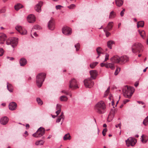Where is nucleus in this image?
I'll list each match as a JSON object with an SVG mask.
<instances>
[{"mask_svg":"<svg viewBox=\"0 0 148 148\" xmlns=\"http://www.w3.org/2000/svg\"><path fill=\"white\" fill-rule=\"evenodd\" d=\"M134 91V87L125 86L123 90V95L126 98H130Z\"/></svg>","mask_w":148,"mask_h":148,"instance_id":"obj_1","label":"nucleus"},{"mask_svg":"<svg viewBox=\"0 0 148 148\" xmlns=\"http://www.w3.org/2000/svg\"><path fill=\"white\" fill-rule=\"evenodd\" d=\"M106 107L104 102L101 101L98 102L95 106L96 112L99 114H102L105 112Z\"/></svg>","mask_w":148,"mask_h":148,"instance_id":"obj_2","label":"nucleus"},{"mask_svg":"<svg viewBox=\"0 0 148 148\" xmlns=\"http://www.w3.org/2000/svg\"><path fill=\"white\" fill-rule=\"evenodd\" d=\"M46 77V74L44 73H39L36 76V84L38 87H40L42 85Z\"/></svg>","mask_w":148,"mask_h":148,"instance_id":"obj_3","label":"nucleus"},{"mask_svg":"<svg viewBox=\"0 0 148 148\" xmlns=\"http://www.w3.org/2000/svg\"><path fill=\"white\" fill-rule=\"evenodd\" d=\"M142 45L140 43L136 42L133 45L132 47V52L134 53H140L143 50Z\"/></svg>","mask_w":148,"mask_h":148,"instance_id":"obj_4","label":"nucleus"},{"mask_svg":"<svg viewBox=\"0 0 148 148\" xmlns=\"http://www.w3.org/2000/svg\"><path fill=\"white\" fill-rule=\"evenodd\" d=\"M45 130L42 127H40L35 133L32 135L35 137H40L43 136L45 133Z\"/></svg>","mask_w":148,"mask_h":148,"instance_id":"obj_5","label":"nucleus"},{"mask_svg":"<svg viewBox=\"0 0 148 148\" xmlns=\"http://www.w3.org/2000/svg\"><path fill=\"white\" fill-rule=\"evenodd\" d=\"M17 43L16 39L14 38H10L6 41L7 45H11L13 48L16 46Z\"/></svg>","mask_w":148,"mask_h":148,"instance_id":"obj_6","label":"nucleus"},{"mask_svg":"<svg viewBox=\"0 0 148 148\" xmlns=\"http://www.w3.org/2000/svg\"><path fill=\"white\" fill-rule=\"evenodd\" d=\"M84 84L86 88H90L94 85V82L92 81L90 78H88L84 81Z\"/></svg>","mask_w":148,"mask_h":148,"instance_id":"obj_7","label":"nucleus"},{"mask_svg":"<svg viewBox=\"0 0 148 148\" xmlns=\"http://www.w3.org/2000/svg\"><path fill=\"white\" fill-rule=\"evenodd\" d=\"M69 88L73 89H76L78 88V83L76 80L72 78L69 82Z\"/></svg>","mask_w":148,"mask_h":148,"instance_id":"obj_8","label":"nucleus"},{"mask_svg":"<svg viewBox=\"0 0 148 148\" xmlns=\"http://www.w3.org/2000/svg\"><path fill=\"white\" fill-rule=\"evenodd\" d=\"M125 142L127 146L129 147L130 145L132 146H134L136 144V141L134 138L130 137L126 140Z\"/></svg>","mask_w":148,"mask_h":148,"instance_id":"obj_9","label":"nucleus"},{"mask_svg":"<svg viewBox=\"0 0 148 148\" xmlns=\"http://www.w3.org/2000/svg\"><path fill=\"white\" fill-rule=\"evenodd\" d=\"M62 33L65 35H70L72 33V30L71 28L66 26L64 27L62 29Z\"/></svg>","mask_w":148,"mask_h":148,"instance_id":"obj_10","label":"nucleus"},{"mask_svg":"<svg viewBox=\"0 0 148 148\" xmlns=\"http://www.w3.org/2000/svg\"><path fill=\"white\" fill-rule=\"evenodd\" d=\"M16 29L22 35L26 34L27 33V31L25 29L23 28L21 26L17 25L16 27Z\"/></svg>","mask_w":148,"mask_h":148,"instance_id":"obj_11","label":"nucleus"},{"mask_svg":"<svg viewBox=\"0 0 148 148\" xmlns=\"http://www.w3.org/2000/svg\"><path fill=\"white\" fill-rule=\"evenodd\" d=\"M90 78L92 79H95L98 75L97 72L95 70L90 71Z\"/></svg>","mask_w":148,"mask_h":148,"instance_id":"obj_12","label":"nucleus"},{"mask_svg":"<svg viewBox=\"0 0 148 148\" xmlns=\"http://www.w3.org/2000/svg\"><path fill=\"white\" fill-rule=\"evenodd\" d=\"M120 58L117 56H115L110 59V60L112 62L118 63L120 61Z\"/></svg>","mask_w":148,"mask_h":148,"instance_id":"obj_13","label":"nucleus"},{"mask_svg":"<svg viewBox=\"0 0 148 148\" xmlns=\"http://www.w3.org/2000/svg\"><path fill=\"white\" fill-rule=\"evenodd\" d=\"M43 3L40 1L37 4L35 7V9L36 11L40 12L41 11V7L43 4Z\"/></svg>","mask_w":148,"mask_h":148,"instance_id":"obj_14","label":"nucleus"},{"mask_svg":"<svg viewBox=\"0 0 148 148\" xmlns=\"http://www.w3.org/2000/svg\"><path fill=\"white\" fill-rule=\"evenodd\" d=\"M9 119L6 116L2 117L0 119V122L1 124L6 125L8 122Z\"/></svg>","mask_w":148,"mask_h":148,"instance_id":"obj_15","label":"nucleus"},{"mask_svg":"<svg viewBox=\"0 0 148 148\" xmlns=\"http://www.w3.org/2000/svg\"><path fill=\"white\" fill-rule=\"evenodd\" d=\"M48 27L49 29L53 30L54 29V23L53 20L51 19L49 21L48 25Z\"/></svg>","mask_w":148,"mask_h":148,"instance_id":"obj_16","label":"nucleus"},{"mask_svg":"<svg viewBox=\"0 0 148 148\" xmlns=\"http://www.w3.org/2000/svg\"><path fill=\"white\" fill-rule=\"evenodd\" d=\"M6 38V35L3 33H0V44H2L4 43Z\"/></svg>","mask_w":148,"mask_h":148,"instance_id":"obj_17","label":"nucleus"},{"mask_svg":"<svg viewBox=\"0 0 148 148\" xmlns=\"http://www.w3.org/2000/svg\"><path fill=\"white\" fill-rule=\"evenodd\" d=\"M27 21L29 23H33L35 21L34 16L33 14L29 15L27 17Z\"/></svg>","mask_w":148,"mask_h":148,"instance_id":"obj_18","label":"nucleus"},{"mask_svg":"<svg viewBox=\"0 0 148 148\" xmlns=\"http://www.w3.org/2000/svg\"><path fill=\"white\" fill-rule=\"evenodd\" d=\"M16 106L17 104L15 103L12 102L10 103L9 109L12 110H14L16 109Z\"/></svg>","mask_w":148,"mask_h":148,"instance_id":"obj_19","label":"nucleus"},{"mask_svg":"<svg viewBox=\"0 0 148 148\" xmlns=\"http://www.w3.org/2000/svg\"><path fill=\"white\" fill-rule=\"evenodd\" d=\"M64 113L63 112H62L60 116H59L58 118L56 120V122L57 123H59L62 120V121H63L64 120Z\"/></svg>","mask_w":148,"mask_h":148,"instance_id":"obj_20","label":"nucleus"},{"mask_svg":"<svg viewBox=\"0 0 148 148\" xmlns=\"http://www.w3.org/2000/svg\"><path fill=\"white\" fill-rule=\"evenodd\" d=\"M61 105L59 104H57L56 105V109L57 111L56 112V116H57L61 112Z\"/></svg>","mask_w":148,"mask_h":148,"instance_id":"obj_21","label":"nucleus"},{"mask_svg":"<svg viewBox=\"0 0 148 148\" xmlns=\"http://www.w3.org/2000/svg\"><path fill=\"white\" fill-rule=\"evenodd\" d=\"M27 63L26 60L24 58H21L20 61V65L23 66L25 65Z\"/></svg>","mask_w":148,"mask_h":148,"instance_id":"obj_22","label":"nucleus"},{"mask_svg":"<svg viewBox=\"0 0 148 148\" xmlns=\"http://www.w3.org/2000/svg\"><path fill=\"white\" fill-rule=\"evenodd\" d=\"M106 68H110L112 70H114L115 69V66L113 64L107 63V65H106Z\"/></svg>","mask_w":148,"mask_h":148,"instance_id":"obj_23","label":"nucleus"},{"mask_svg":"<svg viewBox=\"0 0 148 148\" xmlns=\"http://www.w3.org/2000/svg\"><path fill=\"white\" fill-rule=\"evenodd\" d=\"M120 61L122 62H126L128 61V58L127 56H124L120 58Z\"/></svg>","mask_w":148,"mask_h":148,"instance_id":"obj_24","label":"nucleus"},{"mask_svg":"<svg viewBox=\"0 0 148 148\" xmlns=\"http://www.w3.org/2000/svg\"><path fill=\"white\" fill-rule=\"evenodd\" d=\"M115 3L117 6L120 7L123 5V0H115Z\"/></svg>","mask_w":148,"mask_h":148,"instance_id":"obj_25","label":"nucleus"},{"mask_svg":"<svg viewBox=\"0 0 148 148\" xmlns=\"http://www.w3.org/2000/svg\"><path fill=\"white\" fill-rule=\"evenodd\" d=\"M142 139L141 141L143 143H146L148 140V138L145 135H142L141 136Z\"/></svg>","mask_w":148,"mask_h":148,"instance_id":"obj_26","label":"nucleus"},{"mask_svg":"<svg viewBox=\"0 0 148 148\" xmlns=\"http://www.w3.org/2000/svg\"><path fill=\"white\" fill-rule=\"evenodd\" d=\"M114 43V42L112 40H110L108 41L107 42L108 47L110 49H112V45Z\"/></svg>","mask_w":148,"mask_h":148,"instance_id":"obj_27","label":"nucleus"},{"mask_svg":"<svg viewBox=\"0 0 148 148\" xmlns=\"http://www.w3.org/2000/svg\"><path fill=\"white\" fill-rule=\"evenodd\" d=\"M98 55V56L97 57V58H98L100 56V54L102 52V49L100 47H98L96 49Z\"/></svg>","mask_w":148,"mask_h":148,"instance_id":"obj_28","label":"nucleus"},{"mask_svg":"<svg viewBox=\"0 0 148 148\" xmlns=\"http://www.w3.org/2000/svg\"><path fill=\"white\" fill-rule=\"evenodd\" d=\"M7 87L9 91L12 92L13 91V87L12 85L10 84H9L8 83L7 84Z\"/></svg>","mask_w":148,"mask_h":148,"instance_id":"obj_29","label":"nucleus"},{"mask_svg":"<svg viewBox=\"0 0 148 148\" xmlns=\"http://www.w3.org/2000/svg\"><path fill=\"white\" fill-rule=\"evenodd\" d=\"M44 142V141L42 140H37L35 144L37 146L39 145H43Z\"/></svg>","mask_w":148,"mask_h":148,"instance_id":"obj_30","label":"nucleus"},{"mask_svg":"<svg viewBox=\"0 0 148 148\" xmlns=\"http://www.w3.org/2000/svg\"><path fill=\"white\" fill-rule=\"evenodd\" d=\"M23 6L21 4L19 3L17 5H15L14 8L16 10L18 11V10L20 8H22L23 7Z\"/></svg>","mask_w":148,"mask_h":148,"instance_id":"obj_31","label":"nucleus"},{"mask_svg":"<svg viewBox=\"0 0 148 148\" xmlns=\"http://www.w3.org/2000/svg\"><path fill=\"white\" fill-rule=\"evenodd\" d=\"M68 99L67 97L65 95L62 96L60 97V100L61 101H66Z\"/></svg>","mask_w":148,"mask_h":148,"instance_id":"obj_32","label":"nucleus"},{"mask_svg":"<svg viewBox=\"0 0 148 148\" xmlns=\"http://www.w3.org/2000/svg\"><path fill=\"white\" fill-rule=\"evenodd\" d=\"M116 16V14L113 11H112L110 13L109 18H113Z\"/></svg>","mask_w":148,"mask_h":148,"instance_id":"obj_33","label":"nucleus"},{"mask_svg":"<svg viewBox=\"0 0 148 148\" xmlns=\"http://www.w3.org/2000/svg\"><path fill=\"white\" fill-rule=\"evenodd\" d=\"M144 22L143 21H141L138 22L137 23V26L138 28L139 27H143L144 25Z\"/></svg>","mask_w":148,"mask_h":148,"instance_id":"obj_34","label":"nucleus"},{"mask_svg":"<svg viewBox=\"0 0 148 148\" xmlns=\"http://www.w3.org/2000/svg\"><path fill=\"white\" fill-rule=\"evenodd\" d=\"M113 22H110L108 24L107 27L108 30L112 29L113 27Z\"/></svg>","mask_w":148,"mask_h":148,"instance_id":"obj_35","label":"nucleus"},{"mask_svg":"<svg viewBox=\"0 0 148 148\" xmlns=\"http://www.w3.org/2000/svg\"><path fill=\"white\" fill-rule=\"evenodd\" d=\"M70 139L71 136L69 134L65 135L63 137V139L64 140H66L68 139L70 140Z\"/></svg>","mask_w":148,"mask_h":148,"instance_id":"obj_36","label":"nucleus"},{"mask_svg":"<svg viewBox=\"0 0 148 148\" xmlns=\"http://www.w3.org/2000/svg\"><path fill=\"white\" fill-rule=\"evenodd\" d=\"M139 34H140L142 37L144 39L145 37V32L144 31H138Z\"/></svg>","mask_w":148,"mask_h":148,"instance_id":"obj_37","label":"nucleus"},{"mask_svg":"<svg viewBox=\"0 0 148 148\" xmlns=\"http://www.w3.org/2000/svg\"><path fill=\"white\" fill-rule=\"evenodd\" d=\"M98 64V62H92L90 64V67L91 69H94Z\"/></svg>","mask_w":148,"mask_h":148,"instance_id":"obj_38","label":"nucleus"},{"mask_svg":"<svg viewBox=\"0 0 148 148\" xmlns=\"http://www.w3.org/2000/svg\"><path fill=\"white\" fill-rule=\"evenodd\" d=\"M36 101L39 105H41L43 104V102L41 99L39 98L36 99Z\"/></svg>","mask_w":148,"mask_h":148,"instance_id":"obj_39","label":"nucleus"},{"mask_svg":"<svg viewBox=\"0 0 148 148\" xmlns=\"http://www.w3.org/2000/svg\"><path fill=\"white\" fill-rule=\"evenodd\" d=\"M121 70V69L120 68L117 67L115 71V73H114V75H117L119 72Z\"/></svg>","mask_w":148,"mask_h":148,"instance_id":"obj_40","label":"nucleus"},{"mask_svg":"<svg viewBox=\"0 0 148 148\" xmlns=\"http://www.w3.org/2000/svg\"><path fill=\"white\" fill-rule=\"evenodd\" d=\"M148 122V116L146 117L144 119L143 122V124L146 126V123Z\"/></svg>","mask_w":148,"mask_h":148,"instance_id":"obj_41","label":"nucleus"},{"mask_svg":"<svg viewBox=\"0 0 148 148\" xmlns=\"http://www.w3.org/2000/svg\"><path fill=\"white\" fill-rule=\"evenodd\" d=\"M75 47L76 48V50L78 51L79 50L80 47V44L79 43H77L76 45H75Z\"/></svg>","mask_w":148,"mask_h":148,"instance_id":"obj_42","label":"nucleus"},{"mask_svg":"<svg viewBox=\"0 0 148 148\" xmlns=\"http://www.w3.org/2000/svg\"><path fill=\"white\" fill-rule=\"evenodd\" d=\"M109 55L107 53L106 54L104 62L107 61L109 59Z\"/></svg>","mask_w":148,"mask_h":148,"instance_id":"obj_43","label":"nucleus"},{"mask_svg":"<svg viewBox=\"0 0 148 148\" xmlns=\"http://www.w3.org/2000/svg\"><path fill=\"white\" fill-rule=\"evenodd\" d=\"M4 52L3 49L2 48H0V56L3 55Z\"/></svg>","mask_w":148,"mask_h":148,"instance_id":"obj_44","label":"nucleus"},{"mask_svg":"<svg viewBox=\"0 0 148 148\" xmlns=\"http://www.w3.org/2000/svg\"><path fill=\"white\" fill-rule=\"evenodd\" d=\"M75 7V5L74 4H72L68 6V8L70 9H73Z\"/></svg>","mask_w":148,"mask_h":148,"instance_id":"obj_45","label":"nucleus"},{"mask_svg":"<svg viewBox=\"0 0 148 148\" xmlns=\"http://www.w3.org/2000/svg\"><path fill=\"white\" fill-rule=\"evenodd\" d=\"M63 6L60 5H58L56 6V8L57 10H60Z\"/></svg>","mask_w":148,"mask_h":148,"instance_id":"obj_46","label":"nucleus"},{"mask_svg":"<svg viewBox=\"0 0 148 148\" xmlns=\"http://www.w3.org/2000/svg\"><path fill=\"white\" fill-rule=\"evenodd\" d=\"M107 130L106 128H105L103 129L102 131V134L103 136H105L106 135V132L107 131Z\"/></svg>","mask_w":148,"mask_h":148,"instance_id":"obj_47","label":"nucleus"},{"mask_svg":"<svg viewBox=\"0 0 148 148\" xmlns=\"http://www.w3.org/2000/svg\"><path fill=\"white\" fill-rule=\"evenodd\" d=\"M104 31L106 33V36L107 37H108L110 34V33L109 32L106 31V30L105 29H104Z\"/></svg>","mask_w":148,"mask_h":148,"instance_id":"obj_48","label":"nucleus"},{"mask_svg":"<svg viewBox=\"0 0 148 148\" xmlns=\"http://www.w3.org/2000/svg\"><path fill=\"white\" fill-rule=\"evenodd\" d=\"M107 65V63H102L100 64L101 66V67H103L105 66L106 67V65Z\"/></svg>","mask_w":148,"mask_h":148,"instance_id":"obj_49","label":"nucleus"},{"mask_svg":"<svg viewBox=\"0 0 148 148\" xmlns=\"http://www.w3.org/2000/svg\"><path fill=\"white\" fill-rule=\"evenodd\" d=\"M130 101L129 99H125L123 101V103L124 104H126L127 103L129 102Z\"/></svg>","mask_w":148,"mask_h":148,"instance_id":"obj_50","label":"nucleus"},{"mask_svg":"<svg viewBox=\"0 0 148 148\" xmlns=\"http://www.w3.org/2000/svg\"><path fill=\"white\" fill-rule=\"evenodd\" d=\"M115 126L116 127H119L120 128L121 127V123H120L119 124H118L117 125H116Z\"/></svg>","mask_w":148,"mask_h":148,"instance_id":"obj_51","label":"nucleus"},{"mask_svg":"<svg viewBox=\"0 0 148 148\" xmlns=\"http://www.w3.org/2000/svg\"><path fill=\"white\" fill-rule=\"evenodd\" d=\"M7 58L8 59H9V60H13L14 59V58L13 57H11L10 58L9 57H7Z\"/></svg>","mask_w":148,"mask_h":148,"instance_id":"obj_52","label":"nucleus"},{"mask_svg":"<svg viewBox=\"0 0 148 148\" xmlns=\"http://www.w3.org/2000/svg\"><path fill=\"white\" fill-rule=\"evenodd\" d=\"M138 82H136L134 84V86L136 87H137L138 86Z\"/></svg>","mask_w":148,"mask_h":148,"instance_id":"obj_53","label":"nucleus"},{"mask_svg":"<svg viewBox=\"0 0 148 148\" xmlns=\"http://www.w3.org/2000/svg\"><path fill=\"white\" fill-rule=\"evenodd\" d=\"M124 12H123V11H121L120 13V15L121 16H123L124 14Z\"/></svg>","mask_w":148,"mask_h":148,"instance_id":"obj_54","label":"nucleus"},{"mask_svg":"<svg viewBox=\"0 0 148 148\" xmlns=\"http://www.w3.org/2000/svg\"><path fill=\"white\" fill-rule=\"evenodd\" d=\"M62 92L64 93L66 95H68V92L66 91L65 90H63L62 91Z\"/></svg>","mask_w":148,"mask_h":148,"instance_id":"obj_55","label":"nucleus"},{"mask_svg":"<svg viewBox=\"0 0 148 148\" xmlns=\"http://www.w3.org/2000/svg\"><path fill=\"white\" fill-rule=\"evenodd\" d=\"M137 102L139 104H141L142 105L144 104V103L141 101H137Z\"/></svg>","mask_w":148,"mask_h":148,"instance_id":"obj_56","label":"nucleus"},{"mask_svg":"<svg viewBox=\"0 0 148 148\" xmlns=\"http://www.w3.org/2000/svg\"><path fill=\"white\" fill-rule=\"evenodd\" d=\"M29 124H26V127L27 128H29Z\"/></svg>","mask_w":148,"mask_h":148,"instance_id":"obj_57","label":"nucleus"},{"mask_svg":"<svg viewBox=\"0 0 148 148\" xmlns=\"http://www.w3.org/2000/svg\"><path fill=\"white\" fill-rule=\"evenodd\" d=\"M38 25H37L35 26H34V28H35V29H38Z\"/></svg>","mask_w":148,"mask_h":148,"instance_id":"obj_58","label":"nucleus"},{"mask_svg":"<svg viewBox=\"0 0 148 148\" xmlns=\"http://www.w3.org/2000/svg\"><path fill=\"white\" fill-rule=\"evenodd\" d=\"M109 89H110V88L109 87L108 88L107 90L106 91V93H108V92L109 91Z\"/></svg>","mask_w":148,"mask_h":148,"instance_id":"obj_59","label":"nucleus"},{"mask_svg":"<svg viewBox=\"0 0 148 148\" xmlns=\"http://www.w3.org/2000/svg\"><path fill=\"white\" fill-rule=\"evenodd\" d=\"M34 35L36 37L37 36V35L36 32H34Z\"/></svg>","mask_w":148,"mask_h":148,"instance_id":"obj_60","label":"nucleus"},{"mask_svg":"<svg viewBox=\"0 0 148 148\" xmlns=\"http://www.w3.org/2000/svg\"><path fill=\"white\" fill-rule=\"evenodd\" d=\"M103 126L104 127H107V125L106 124H104L103 125Z\"/></svg>","mask_w":148,"mask_h":148,"instance_id":"obj_61","label":"nucleus"},{"mask_svg":"<svg viewBox=\"0 0 148 148\" xmlns=\"http://www.w3.org/2000/svg\"><path fill=\"white\" fill-rule=\"evenodd\" d=\"M147 67H146V68H145V69H144V70H143V72H145L146 71V70H147Z\"/></svg>","mask_w":148,"mask_h":148,"instance_id":"obj_62","label":"nucleus"},{"mask_svg":"<svg viewBox=\"0 0 148 148\" xmlns=\"http://www.w3.org/2000/svg\"><path fill=\"white\" fill-rule=\"evenodd\" d=\"M4 11H3L2 10H0V13L4 12Z\"/></svg>","mask_w":148,"mask_h":148,"instance_id":"obj_63","label":"nucleus"},{"mask_svg":"<svg viewBox=\"0 0 148 148\" xmlns=\"http://www.w3.org/2000/svg\"><path fill=\"white\" fill-rule=\"evenodd\" d=\"M51 137V136L50 135L47 138L49 139Z\"/></svg>","mask_w":148,"mask_h":148,"instance_id":"obj_64","label":"nucleus"}]
</instances>
